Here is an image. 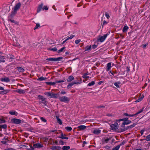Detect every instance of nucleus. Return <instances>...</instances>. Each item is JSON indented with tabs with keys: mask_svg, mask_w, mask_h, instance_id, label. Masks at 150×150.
Masks as SVG:
<instances>
[{
	"mask_svg": "<svg viewBox=\"0 0 150 150\" xmlns=\"http://www.w3.org/2000/svg\"><path fill=\"white\" fill-rule=\"evenodd\" d=\"M107 35L108 34H106L104 35L103 36L100 37L98 39V40H99L101 42H103L107 37Z\"/></svg>",
	"mask_w": 150,
	"mask_h": 150,
	"instance_id": "8",
	"label": "nucleus"
},
{
	"mask_svg": "<svg viewBox=\"0 0 150 150\" xmlns=\"http://www.w3.org/2000/svg\"><path fill=\"white\" fill-rule=\"evenodd\" d=\"M65 48V47H64L61 48L60 50H58L57 52L58 53H59L63 51L64 50Z\"/></svg>",
	"mask_w": 150,
	"mask_h": 150,
	"instance_id": "36",
	"label": "nucleus"
},
{
	"mask_svg": "<svg viewBox=\"0 0 150 150\" xmlns=\"http://www.w3.org/2000/svg\"><path fill=\"white\" fill-rule=\"evenodd\" d=\"M40 26V25L39 23H37L35 26L34 28V30L38 28Z\"/></svg>",
	"mask_w": 150,
	"mask_h": 150,
	"instance_id": "42",
	"label": "nucleus"
},
{
	"mask_svg": "<svg viewBox=\"0 0 150 150\" xmlns=\"http://www.w3.org/2000/svg\"><path fill=\"white\" fill-rule=\"evenodd\" d=\"M129 28L127 26L125 25L122 29V31L123 32H126L128 29Z\"/></svg>",
	"mask_w": 150,
	"mask_h": 150,
	"instance_id": "26",
	"label": "nucleus"
},
{
	"mask_svg": "<svg viewBox=\"0 0 150 150\" xmlns=\"http://www.w3.org/2000/svg\"><path fill=\"white\" fill-rule=\"evenodd\" d=\"M81 41V40L79 39L75 41V43L76 44H78Z\"/></svg>",
	"mask_w": 150,
	"mask_h": 150,
	"instance_id": "54",
	"label": "nucleus"
},
{
	"mask_svg": "<svg viewBox=\"0 0 150 150\" xmlns=\"http://www.w3.org/2000/svg\"><path fill=\"white\" fill-rule=\"evenodd\" d=\"M6 121L3 118H0V123H3L5 122Z\"/></svg>",
	"mask_w": 150,
	"mask_h": 150,
	"instance_id": "40",
	"label": "nucleus"
},
{
	"mask_svg": "<svg viewBox=\"0 0 150 150\" xmlns=\"http://www.w3.org/2000/svg\"><path fill=\"white\" fill-rule=\"evenodd\" d=\"M15 92H17L19 94H24L25 92V90H23L21 89H17L14 91Z\"/></svg>",
	"mask_w": 150,
	"mask_h": 150,
	"instance_id": "11",
	"label": "nucleus"
},
{
	"mask_svg": "<svg viewBox=\"0 0 150 150\" xmlns=\"http://www.w3.org/2000/svg\"><path fill=\"white\" fill-rule=\"evenodd\" d=\"M2 91H0V94H4L7 93L8 92H9V91L8 90H5L4 89Z\"/></svg>",
	"mask_w": 150,
	"mask_h": 150,
	"instance_id": "24",
	"label": "nucleus"
},
{
	"mask_svg": "<svg viewBox=\"0 0 150 150\" xmlns=\"http://www.w3.org/2000/svg\"><path fill=\"white\" fill-rule=\"evenodd\" d=\"M95 83V82L94 81H92L91 82L89 83L88 84V86H91L93 85H94Z\"/></svg>",
	"mask_w": 150,
	"mask_h": 150,
	"instance_id": "39",
	"label": "nucleus"
},
{
	"mask_svg": "<svg viewBox=\"0 0 150 150\" xmlns=\"http://www.w3.org/2000/svg\"><path fill=\"white\" fill-rule=\"evenodd\" d=\"M40 119L43 122H47L46 120L43 117H40Z\"/></svg>",
	"mask_w": 150,
	"mask_h": 150,
	"instance_id": "50",
	"label": "nucleus"
},
{
	"mask_svg": "<svg viewBox=\"0 0 150 150\" xmlns=\"http://www.w3.org/2000/svg\"><path fill=\"white\" fill-rule=\"evenodd\" d=\"M63 58L62 57H59L57 58H49L46 59V60L51 62H59Z\"/></svg>",
	"mask_w": 150,
	"mask_h": 150,
	"instance_id": "3",
	"label": "nucleus"
},
{
	"mask_svg": "<svg viewBox=\"0 0 150 150\" xmlns=\"http://www.w3.org/2000/svg\"><path fill=\"white\" fill-rule=\"evenodd\" d=\"M43 6V4L42 3L41 4L38 6L37 10V11L38 12H39L42 9Z\"/></svg>",
	"mask_w": 150,
	"mask_h": 150,
	"instance_id": "18",
	"label": "nucleus"
},
{
	"mask_svg": "<svg viewBox=\"0 0 150 150\" xmlns=\"http://www.w3.org/2000/svg\"><path fill=\"white\" fill-rule=\"evenodd\" d=\"M46 78H44L42 76L40 77L37 79L38 81H42V80H45L47 79Z\"/></svg>",
	"mask_w": 150,
	"mask_h": 150,
	"instance_id": "29",
	"label": "nucleus"
},
{
	"mask_svg": "<svg viewBox=\"0 0 150 150\" xmlns=\"http://www.w3.org/2000/svg\"><path fill=\"white\" fill-rule=\"evenodd\" d=\"M93 133L96 134H98L100 133V130L98 129L94 130Z\"/></svg>",
	"mask_w": 150,
	"mask_h": 150,
	"instance_id": "20",
	"label": "nucleus"
},
{
	"mask_svg": "<svg viewBox=\"0 0 150 150\" xmlns=\"http://www.w3.org/2000/svg\"><path fill=\"white\" fill-rule=\"evenodd\" d=\"M65 81V79H63L62 80H60L59 81H56L55 82V84L58 83H60L63 82Z\"/></svg>",
	"mask_w": 150,
	"mask_h": 150,
	"instance_id": "34",
	"label": "nucleus"
},
{
	"mask_svg": "<svg viewBox=\"0 0 150 150\" xmlns=\"http://www.w3.org/2000/svg\"><path fill=\"white\" fill-rule=\"evenodd\" d=\"M144 132V130H142L140 131V132L141 134V135H143Z\"/></svg>",
	"mask_w": 150,
	"mask_h": 150,
	"instance_id": "59",
	"label": "nucleus"
},
{
	"mask_svg": "<svg viewBox=\"0 0 150 150\" xmlns=\"http://www.w3.org/2000/svg\"><path fill=\"white\" fill-rule=\"evenodd\" d=\"M65 129L67 131H71L72 129V128L70 127H65Z\"/></svg>",
	"mask_w": 150,
	"mask_h": 150,
	"instance_id": "32",
	"label": "nucleus"
},
{
	"mask_svg": "<svg viewBox=\"0 0 150 150\" xmlns=\"http://www.w3.org/2000/svg\"><path fill=\"white\" fill-rule=\"evenodd\" d=\"M112 129L113 130H116L118 128V125L117 122H115L110 126Z\"/></svg>",
	"mask_w": 150,
	"mask_h": 150,
	"instance_id": "5",
	"label": "nucleus"
},
{
	"mask_svg": "<svg viewBox=\"0 0 150 150\" xmlns=\"http://www.w3.org/2000/svg\"><path fill=\"white\" fill-rule=\"evenodd\" d=\"M96 108L98 109L101 108H105V106L104 105H100L97 106Z\"/></svg>",
	"mask_w": 150,
	"mask_h": 150,
	"instance_id": "52",
	"label": "nucleus"
},
{
	"mask_svg": "<svg viewBox=\"0 0 150 150\" xmlns=\"http://www.w3.org/2000/svg\"><path fill=\"white\" fill-rule=\"evenodd\" d=\"M60 93L62 94H64L66 93V92L64 91H62L60 92Z\"/></svg>",
	"mask_w": 150,
	"mask_h": 150,
	"instance_id": "61",
	"label": "nucleus"
},
{
	"mask_svg": "<svg viewBox=\"0 0 150 150\" xmlns=\"http://www.w3.org/2000/svg\"><path fill=\"white\" fill-rule=\"evenodd\" d=\"M82 77L83 78L86 79H88L89 78V77L88 76H87V75H83L82 76Z\"/></svg>",
	"mask_w": 150,
	"mask_h": 150,
	"instance_id": "55",
	"label": "nucleus"
},
{
	"mask_svg": "<svg viewBox=\"0 0 150 150\" xmlns=\"http://www.w3.org/2000/svg\"><path fill=\"white\" fill-rule=\"evenodd\" d=\"M7 126L6 124L0 125V128L3 129H6L7 128Z\"/></svg>",
	"mask_w": 150,
	"mask_h": 150,
	"instance_id": "30",
	"label": "nucleus"
},
{
	"mask_svg": "<svg viewBox=\"0 0 150 150\" xmlns=\"http://www.w3.org/2000/svg\"><path fill=\"white\" fill-rule=\"evenodd\" d=\"M33 146H30V150H33L34 149Z\"/></svg>",
	"mask_w": 150,
	"mask_h": 150,
	"instance_id": "64",
	"label": "nucleus"
},
{
	"mask_svg": "<svg viewBox=\"0 0 150 150\" xmlns=\"http://www.w3.org/2000/svg\"><path fill=\"white\" fill-rule=\"evenodd\" d=\"M38 97L39 99L42 101V103L45 105H46L47 104V101L46 100V98H43L42 96L39 95L38 96Z\"/></svg>",
	"mask_w": 150,
	"mask_h": 150,
	"instance_id": "7",
	"label": "nucleus"
},
{
	"mask_svg": "<svg viewBox=\"0 0 150 150\" xmlns=\"http://www.w3.org/2000/svg\"><path fill=\"white\" fill-rule=\"evenodd\" d=\"M110 72L112 75H113L114 74H116L117 73V72L116 71H113V72H112L111 71H110Z\"/></svg>",
	"mask_w": 150,
	"mask_h": 150,
	"instance_id": "56",
	"label": "nucleus"
},
{
	"mask_svg": "<svg viewBox=\"0 0 150 150\" xmlns=\"http://www.w3.org/2000/svg\"><path fill=\"white\" fill-rule=\"evenodd\" d=\"M137 124L136 123H134L132 125L129 126L130 129L134 127Z\"/></svg>",
	"mask_w": 150,
	"mask_h": 150,
	"instance_id": "46",
	"label": "nucleus"
},
{
	"mask_svg": "<svg viewBox=\"0 0 150 150\" xmlns=\"http://www.w3.org/2000/svg\"><path fill=\"white\" fill-rule=\"evenodd\" d=\"M48 9V8L47 6H45L43 7L42 8V10H47Z\"/></svg>",
	"mask_w": 150,
	"mask_h": 150,
	"instance_id": "44",
	"label": "nucleus"
},
{
	"mask_svg": "<svg viewBox=\"0 0 150 150\" xmlns=\"http://www.w3.org/2000/svg\"><path fill=\"white\" fill-rule=\"evenodd\" d=\"M120 83L119 82H115L114 83V85L116 86L117 88H118L119 87V84H120Z\"/></svg>",
	"mask_w": 150,
	"mask_h": 150,
	"instance_id": "45",
	"label": "nucleus"
},
{
	"mask_svg": "<svg viewBox=\"0 0 150 150\" xmlns=\"http://www.w3.org/2000/svg\"><path fill=\"white\" fill-rule=\"evenodd\" d=\"M105 15L107 18L108 19L110 17V16L108 13L106 12L105 13Z\"/></svg>",
	"mask_w": 150,
	"mask_h": 150,
	"instance_id": "51",
	"label": "nucleus"
},
{
	"mask_svg": "<svg viewBox=\"0 0 150 150\" xmlns=\"http://www.w3.org/2000/svg\"><path fill=\"white\" fill-rule=\"evenodd\" d=\"M97 47V46L96 45H92V48L93 49H95Z\"/></svg>",
	"mask_w": 150,
	"mask_h": 150,
	"instance_id": "58",
	"label": "nucleus"
},
{
	"mask_svg": "<svg viewBox=\"0 0 150 150\" xmlns=\"http://www.w3.org/2000/svg\"><path fill=\"white\" fill-rule=\"evenodd\" d=\"M16 69L19 72H23L24 71V69L21 67H18L16 68Z\"/></svg>",
	"mask_w": 150,
	"mask_h": 150,
	"instance_id": "23",
	"label": "nucleus"
},
{
	"mask_svg": "<svg viewBox=\"0 0 150 150\" xmlns=\"http://www.w3.org/2000/svg\"><path fill=\"white\" fill-rule=\"evenodd\" d=\"M144 109V108H143L142 109H141L139 111L137 112L135 114V115H137L138 114L141 113L143 111V110Z\"/></svg>",
	"mask_w": 150,
	"mask_h": 150,
	"instance_id": "33",
	"label": "nucleus"
},
{
	"mask_svg": "<svg viewBox=\"0 0 150 150\" xmlns=\"http://www.w3.org/2000/svg\"><path fill=\"white\" fill-rule=\"evenodd\" d=\"M21 5V3L20 2L17 3L14 7L13 11L12 12V13L14 15L16 13L17 11L20 8Z\"/></svg>",
	"mask_w": 150,
	"mask_h": 150,
	"instance_id": "1",
	"label": "nucleus"
},
{
	"mask_svg": "<svg viewBox=\"0 0 150 150\" xmlns=\"http://www.w3.org/2000/svg\"><path fill=\"white\" fill-rule=\"evenodd\" d=\"M125 125L122 123L121 126V128H120V132H123L125 131Z\"/></svg>",
	"mask_w": 150,
	"mask_h": 150,
	"instance_id": "17",
	"label": "nucleus"
},
{
	"mask_svg": "<svg viewBox=\"0 0 150 150\" xmlns=\"http://www.w3.org/2000/svg\"><path fill=\"white\" fill-rule=\"evenodd\" d=\"M79 82H73L71 83H69V84L67 86V88H70L71 87V86L74 85V84H79Z\"/></svg>",
	"mask_w": 150,
	"mask_h": 150,
	"instance_id": "13",
	"label": "nucleus"
},
{
	"mask_svg": "<svg viewBox=\"0 0 150 150\" xmlns=\"http://www.w3.org/2000/svg\"><path fill=\"white\" fill-rule=\"evenodd\" d=\"M111 139V138L106 139L105 138H103L102 140V142L103 144L107 143L108 141Z\"/></svg>",
	"mask_w": 150,
	"mask_h": 150,
	"instance_id": "14",
	"label": "nucleus"
},
{
	"mask_svg": "<svg viewBox=\"0 0 150 150\" xmlns=\"http://www.w3.org/2000/svg\"><path fill=\"white\" fill-rule=\"evenodd\" d=\"M86 126L83 125L79 126L77 127L78 129H79V130H84L86 129ZM78 130L79 131V130Z\"/></svg>",
	"mask_w": 150,
	"mask_h": 150,
	"instance_id": "15",
	"label": "nucleus"
},
{
	"mask_svg": "<svg viewBox=\"0 0 150 150\" xmlns=\"http://www.w3.org/2000/svg\"><path fill=\"white\" fill-rule=\"evenodd\" d=\"M74 35H72L70 37H69L68 38H67L66 39V41H67L68 40H69V39H72L73 38H74Z\"/></svg>",
	"mask_w": 150,
	"mask_h": 150,
	"instance_id": "43",
	"label": "nucleus"
},
{
	"mask_svg": "<svg viewBox=\"0 0 150 150\" xmlns=\"http://www.w3.org/2000/svg\"><path fill=\"white\" fill-rule=\"evenodd\" d=\"M13 13H11V14L10 15V16L8 17V20L10 21L11 23H14L15 22V21H14V20L13 19H11V18L13 16Z\"/></svg>",
	"mask_w": 150,
	"mask_h": 150,
	"instance_id": "21",
	"label": "nucleus"
},
{
	"mask_svg": "<svg viewBox=\"0 0 150 150\" xmlns=\"http://www.w3.org/2000/svg\"><path fill=\"white\" fill-rule=\"evenodd\" d=\"M46 83L48 85H54L55 84V82H46Z\"/></svg>",
	"mask_w": 150,
	"mask_h": 150,
	"instance_id": "38",
	"label": "nucleus"
},
{
	"mask_svg": "<svg viewBox=\"0 0 150 150\" xmlns=\"http://www.w3.org/2000/svg\"><path fill=\"white\" fill-rule=\"evenodd\" d=\"M129 129H130L129 128V126H127L126 127H125V131L126 130H127Z\"/></svg>",
	"mask_w": 150,
	"mask_h": 150,
	"instance_id": "62",
	"label": "nucleus"
},
{
	"mask_svg": "<svg viewBox=\"0 0 150 150\" xmlns=\"http://www.w3.org/2000/svg\"><path fill=\"white\" fill-rule=\"evenodd\" d=\"M120 146V145H117L113 148L112 150H118Z\"/></svg>",
	"mask_w": 150,
	"mask_h": 150,
	"instance_id": "37",
	"label": "nucleus"
},
{
	"mask_svg": "<svg viewBox=\"0 0 150 150\" xmlns=\"http://www.w3.org/2000/svg\"><path fill=\"white\" fill-rule=\"evenodd\" d=\"M59 142L61 145H63L64 144V143L62 140H60L59 141Z\"/></svg>",
	"mask_w": 150,
	"mask_h": 150,
	"instance_id": "53",
	"label": "nucleus"
},
{
	"mask_svg": "<svg viewBox=\"0 0 150 150\" xmlns=\"http://www.w3.org/2000/svg\"><path fill=\"white\" fill-rule=\"evenodd\" d=\"M60 133H61V135L60 136L58 137V138H60L62 139H68V137H65L66 136V135L65 134H64L61 131H60Z\"/></svg>",
	"mask_w": 150,
	"mask_h": 150,
	"instance_id": "9",
	"label": "nucleus"
},
{
	"mask_svg": "<svg viewBox=\"0 0 150 150\" xmlns=\"http://www.w3.org/2000/svg\"><path fill=\"white\" fill-rule=\"evenodd\" d=\"M111 64L110 62H109L108 63L107 66V71H109L110 68H111Z\"/></svg>",
	"mask_w": 150,
	"mask_h": 150,
	"instance_id": "22",
	"label": "nucleus"
},
{
	"mask_svg": "<svg viewBox=\"0 0 150 150\" xmlns=\"http://www.w3.org/2000/svg\"><path fill=\"white\" fill-rule=\"evenodd\" d=\"M5 59L4 56H0V62H5L4 59Z\"/></svg>",
	"mask_w": 150,
	"mask_h": 150,
	"instance_id": "25",
	"label": "nucleus"
},
{
	"mask_svg": "<svg viewBox=\"0 0 150 150\" xmlns=\"http://www.w3.org/2000/svg\"><path fill=\"white\" fill-rule=\"evenodd\" d=\"M56 118H57V122L60 125H61L62 123V120H60L59 117H57V116L56 117Z\"/></svg>",
	"mask_w": 150,
	"mask_h": 150,
	"instance_id": "28",
	"label": "nucleus"
},
{
	"mask_svg": "<svg viewBox=\"0 0 150 150\" xmlns=\"http://www.w3.org/2000/svg\"><path fill=\"white\" fill-rule=\"evenodd\" d=\"M45 94L47 95L51 98H57V94L53 92H46L45 93Z\"/></svg>",
	"mask_w": 150,
	"mask_h": 150,
	"instance_id": "2",
	"label": "nucleus"
},
{
	"mask_svg": "<svg viewBox=\"0 0 150 150\" xmlns=\"http://www.w3.org/2000/svg\"><path fill=\"white\" fill-rule=\"evenodd\" d=\"M132 122L130 120H127L126 121H124L123 122V123L125 125H128L129 124Z\"/></svg>",
	"mask_w": 150,
	"mask_h": 150,
	"instance_id": "31",
	"label": "nucleus"
},
{
	"mask_svg": "<svg viewBox=\"0 0 150 150\" xmlns=\"http://www.w3.org/2000/svg\"><path fill=\"white\" fill-rule=\"evenodd\" d=\"M59 99L60 101L65 103L68 102L70 100L69 98L65 96L60 97L59 98Z\"/></svg>",
	"mask_w": 150,
	"mask_h": 150,
	"instance_id": "4",
	"label": "nucleus"
},
{
	"mask_svg": "<svg viewBox=\"0 0 150 150\" xmlns=\"http://www.w3.org/2000/svg\"><path fill=\"white\" fill-rule=\"evenodd\" d=\"M50 50L52 51H56L57 50V49L55 47L52 48L50 49Z\"/></svg>",
	"mask_w": 150,
	"mask_h": 150,
	"instance_id": "48",
	"label": "nucleus"
},
{
	"mask_svg": "<svg viewBox=\"0 0 150 150\" xmlns=\"http://www.w3.org/2000/svg\"><path fill=\"white\" fill-rule=\"evenodd\" d=\"M51 149L52 150H60L61 149V147L58 146H53Z\"/></svg>",
	"mask_w": 150,
	"mask_h": 150,
	"instance_id": "16",
	"label": "nucleus"
},
{
	"mask_svg": "<svg viewBox=\"0 0 150 150\" xmlns=\"http://www.w3.org/2000/svg\"><path fill=\"white\" fill-rule=\"evenodd\" d=\"M70 147L69 146H64L62 147L63 150H68L69 149Z\"/></svg>",
	"mask_w": 150,
	"mask_h": 150,
	"instance_id": "27",
	"label": "nucleus"
},
{
	"mask_svg": "<svg viewBox=\"0 0 150 150\" xmlns=\"http://www.w3.org/2000/svg\"><path fill=\"white\" fill-rule=\"evenodd\" d=\"M11 122L16 124H18L21 122V120L18 119L13 118L11 120Z\"/></svg>",
	"mask_w": 150,
	"mask_h": 150,
	"instance_id": "6",
	"label": "nucleus"
},
{
	"mask_svg": "<svg viewBox=\"0 0 150 150\" xmlns=\"http://www.w3.org/2000/svg\"><path fill=\"white\" fill-rule=\"evenodd\" d=\"M1 142L3 144H5L6 143V142L4 141H2Z\"/></svg>",
	"mask_w": 150,
	"mask_h": 150,
	"instance_id": "63",
	"label": "nucleus"
},
{
	"mask_svg": "<svg viewBox=\"0 0 150 150\" xmlns=\"http://www.w3.org/2000/svg\"><path fill=\"white\" fill-rule=\"evenodd\" d=\"M4 150H15L14 149L12 148H9L5 149Z\"/></svg>",
	"mask_w": 150,
	"mask_h": 150,
	"instance_id": "60",
	"label": "nucleus"
},
{
	"mask_svg": "<svg viewBox=\"0 0 150 150\" xmlns=\"http://www.w3.org/2000/svg\"><path fill=\"white\" fill-rule=\"evenodd\" d=\"M74 79V77L72 76H70L69 77L67 81L68 82H70L73 80Z\"/></svg>",
	"mask_w": 150,
	"mask_h": 150,
	"instance_id": "19",
	"label": "nucleus"
},
{
	"mask_svg": "<svg viewBox=\"0 0 150 150\" xmlns=\"http://www.w3.org/2000/svg\"><path fill=\"white\" fill-rule=\"evenodd\" d=\"M145 140L147 141H150V134L146 137Z\"/></svg>",
	"mask_w": 150,
	"mask_h": 150,
	"instance_id": "41",
	"label": "nucleus"
},
{
	"mask_svg": "<svg viewBox=\"0 0 150 150\" xmlns=\"http://www.w3.org/2000/svg\"><path fill=\"white\" fill-rule=\"evenodd\" d=\"M107 23H108L106 21H104L103 24V26L104 25L107 24Z\"/></svg>",
	"mask_w": 150,
	"mask_h": 150,
	"instance_id": "57",
	"label": "nucleus"
},
{
	"mask_svg": "<svg viewBox=\"0 0 150 150\" xmlns=\"http://www.w3.org/2000/svg\"><path fill=\"white\" fill-rule=\"evenodd\" d=\"M9 113L11 115H14L16 114V111H10L9 112Z\"/></svg>",
	"mask_w": 150,
	"mask_h": 150,
	"instance_id": "47",
	"label": "nucleus"
},
{
	"mask_svg": "<svg viewBox=\"0 0 150 150\" xmlns=\"http://www.w3.org/2000/svg\"><path fill=\"white\" fill-rule=\"evenodd\" d=\"M91 48V45L87 46L86 47L85 49V51H88L90 50Z\"/></svg>",
	"mask_w": 150,
	"mask_h": 150,
	"instance_id": "35",
	"label": "nucleus"
},
{
	"mask_svg": "<svg viewBox=\"0 0 150 150\" xmlns=\"http://www.w3.org/2000/svg\"><path fill=\"white\" fill-rule=\"evenodd\" d=\"M142 99H143V98L142 97H141L140 98H139L137 100H136L135 101V102H139V101H141Z\"/></svg>",
	"mask_w": 150,
	"mask_h": 150,
	"instance_id": "49",
	"label": "nucleus"
},
{
	"mask_svg": "<svg viewBox=\"0 0 150 150\" xmlns=\"http://www.w3.org/2000/svg\"><path fill=\"white\" fill-rule=\"evenodd\" d=\"M0 80L2 82L4 81L6 82H8L10 81L9 78L6 77H5L4 78H1Z\"/></svg>",
	"mask_w": 150,
	"mask_h": 150,
	"instance_id": "12",
	"label": "nucleus"
},
{
	"mask_svg": "<svg viewBox=\"0 0 150 150\" xmlns=\"http://www.w3.org/2000/svg\"><path fill=\"white\" fill-rule=\"evenodd\" d=\"M33 146L35 148H39L42 147L43 145L42 144L39 143H36L33 145Z\"/></svg>",
	"mask_w": 150,
	"mask_h": 150,
	"instance_id": "10",
	"label": "nucleus"
}]
</instances>
